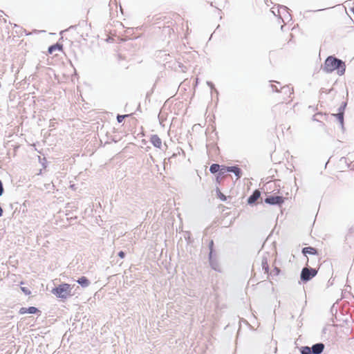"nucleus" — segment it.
<instances>
[{
    "label": "nucleus",
    "mask_w": 354,
    "mask_h": 354,
    "mask_svg": "<svg viewBox=\"0 0 354 354\" xmlns=\"http://www.w3.org/2000/svg\"><path fill=\"white\" fill-rule=\"evenodd\" d=\"M77 282L83 288H87L90 285V281L86 277H81Z\"/></svg>",
    "instance_id": "14"
},
{
    "label": "nucleus",
    "mask_w": 354,
    "mask_h": 354,
    "mask_svg": "<svg viewBox=\"0 0 354 354\" xmlns=\"http://www.w3.org/2000/svg\"><path fill=\"white\" fill-rule=\"evenodd\" d=\"M293 89L291 88L289 86H285L281 88V92L284 93L285 94L289 93L291 95L292 93Z\"/></svg>",
    "instance_id": "18"
},
{
    "label": "nucleus",
    "mask_w": 354,
    "mask_h": 354,
    "mask_svg": "<svg viewBox=\"0 0 354 354\" xmlns=\"http://www.w3.org/2000/svg\"><path fill=\"white\" fill-rule=\"evenodd\" d=\"M209 263H210V265H211V267H212L214 270H216V271H219V270H218V268H217V267H218L217 263H216L214 261V259H213V256H212V261H211V259H209Z\"/></svg>",
    "instance_id": "21"
},
{
    "label": "nucleus",
    "mask_w": 354,
    "mask_h": 354,
    "mask_svg": "<svg viewBox=\"0 0 354 354\" xmlns=\"http://www.w3.org/2000/svg\"><path fill=\"white\" fill-rule=\"evenodd\" d=\"M284 202V198L280 196H268L265 198V203L271 205L281 206Z\"/></svg>",
    "instance_id": "5"
},
{
    "label": "nucleus",
    "mask_w": 354,
    "mask_h": 354,
    "mask_svg": "<svg viewBox=\"0 0 354 354\" xmlns=\"http://www.w3.org/2000/svg\"><path fill=\"white\" fill-rule=\"evenodd\" d=\"M321 68L326 73H330L337 71V75L342 76L345 73L346 64L342 59L333 55H330L325 59L324 64L322 66Z\"/></svg>",
    "instance_id": "1"
},
{
    "label": "nucleus",
    "mask_w": 354,
    "mask_h": 354,
    "mask_svg": "<svg viewBox=\"0 0 354 354\" xmlns=\"http://www.w3.org/2000/svg\"><path fill=\"white\" fill-rule=\"evenodd\" d=\"M282 8H283L284 10L287 9V7L286 6H283Z\"/></svg>",
    "instance_id": "29"
},
{
    "label": "nucleus",
    "mask_w": 354,
    "mask_h": 354,
    "mask_svg": "<svg viewBox=\"0 0 354 354\" xmlns=\"http://www.w3.org/2000/svg\"><path fill=\"white\" fill-rule=\"evenodd\" d=\"M351 10H352V12H353V14H354V7H353V8H351Z\"/></svg>",
    "instance_id": "30"
},
{
    "label": "nucleus",
    "mask_w": 354,
    "mask_h": 354,
    "mask_svg": "<svg viewBox=\"0 0 354 354\" xmlns=\"http://www.w3.org/2000/svg\"><path fill=\"white\" fill-rule=\"evenodd\" d=\"M325 346L323 343L319 342L313 344L311 347L305 346L300 348L301 354H321L324 350Z\"/></svg>",
    "instance_id": "3"
},
{
    "label": "nucleus",
    "mask_w": 354,
    "mask_h": 354,
    "mask_svg": "<svg viewBox=\"0 0 354 354\" xmlns=\"http://www.w3.org/2000/svg\"><path fill=\"white\" fill-rule=\"evenodd\" d=\"M217 197L221 199L222 201H226L227 197L221 192L219 188H216V189Z\"/></svg>",
    "instance_id": "16"
},
{
    "label": "nucleus",
    "mask_w": 354,
    "mask_h": 354,
    "mask_svg": "<svg viewBox=\"0 0 354 354\" xmlns=\"http://www.w3.org/2000/svg\"><path fill=\"white\" fill-rule=\"evenodd\" d=\"M302 253L304 255L306 256V254L316 255L318 254L317 250L311 246L305 247L302 248Z\"/></svg>",
    "instance_id": "12"
},
{
    "label": "nucleus",
    "mask_w": 354,
    "mask_h": 354,
    "mask_svg": "<svg viewBox=\"0 0 354 354\" xmlns=\"http://www.w3.org/2000/svg\"><path fill=\"white\" fill-rule=\"evenodd\" d=\"M346 106V102H343V104L338 109V113L333 114V116L337 118L342 128L344 127V115Z\"/></svg>",
    "instance_id": "6"
},
{
    "label": "nucleus",
    "mask_w": 354,
    "mask_h": 354,
    "mask_svg": "<svg viewBox=\"0 0 354 354\" xmlns=\"http://www.w3.org/2000/svg\"><path fill=\"white\" fill-rule=\"evenodd\" d=\"M130 115L129 114H126V115H120L118 114L117 115V121L118 123H121L124 118L129 117Z\"/></svg>",
    "instance_id": "20"
},
{
    "label": "nucleus",
    "mask_w": 354,
    "mask_h": 354,
    "mask_svg": "<svg viewBox=\"0 0 354 354\" xmlns=\"http://www.w3.org/2000/svg\"><path fill=\"white\" fill-rule=\"evenodd\" d=\"M150 142L155 147L162 149V140L158 135H152L150 138Z\"/></svg>",
    "instance_id": "10"
},
{
    "label": "nucleus",
    "mask_w": 354,
    "mask_h": 354,
    "mask_svg": "<svg viewBox=\"0 0 354 354\" xmlns=\"http://www.w3.org/2000/svg\"><path fill=\"white\" fill-rule=\"evenodd\" d=\"M280 272V269L279 268L275 267L271 272V274L278 275Z\"/></svg>",
    "instance_id": "24"
},
{
    "label": "nucleus",
    "mask_w": 354,
    "mask_h": 354,
    "mask_svg": "<svg viewBox=\"0 0 354 354\" xmlns=\"http://www.w3.org/2000/svg\"><path fill=\"white\" fill-rule=\"evenodd\" d=\"M268 257L269 254L268 252L262 253L261 257V264L262 266V269L264 270L265 273H268L269 271Z\"/></svg>",
    "instance_id": "7"
},
{
    "label": "nucleus",
    "mask_w": 354,
    "mask_h": 354,
    "mask_svg": "<svg viewBox=\"0 0 354 354\" xmlns=\"http://www.w3.org/2000/svg\"><path fill=\"white\" fill-rule=\"evenodd\" d=\"M214 241L212 240L209 243V259L212 260V256H213L214 252Z\"/></svg>",
    "instance_id": "19"
},
{
    "label": "nucleus",
    "mask_w": 354,
    "mask_h": 354,
    "mask_svg": "<svg viewBox=\"0 0 354 354\" xmlns=\"http://www.w3.org/2000/svg\"><path fill=\"white\" fill-rule=\"evenodd\" d=\"M3 209L0 206V217L3 216Z\"/></svg>",
    "instance_id": "28"
},
{
    "label": "nucleus",
    "mask_w": 354,
    "mask_h": 354,
    "mask_svg": "<svg viewBox=\"0 0 354 354\" xmlns=\"http://www.w3.org/2000/svg\"><path fill=\"white\" fill-rule=\"evenodd\" d=\"M261 196V192L259 189H255L252 194L248 198V203L249 205H254Z\"/></svg>",
    "instance_id": "8"
},
{
    "label": "nucleus",
    "mask_w": 354,
    "mask_h": 354,
    "mask_svg": "<svg viewBox=\"0 0 354 354\" xmlns=\"http://www.w3.org/2000/svg\"><path fill=\"white\" fill-rule=\"evenodd\" d=\"M207 84L210 87V88L214 91L216 94H218V91L215 88L214 84L212 82L207 81Z\"/></svg>",
    "instance_id": "22"
},
{
    "label": "nucleus",
    "mask_w": 354,
    "mask_h": 354,
    "mask_svg": "<svg viewBox=\"0 0 354 354\" xmlns=\"http://www.w3.org/2000/svg\"><path fill=\"white\" fill-rule=\"evenodd\" d=\"M126 254L123 251H120L118 252V256L121 258V259H123L124 257H125Z\"/></svg>",
    "instance_id": "26"
},
{
    "label": "nucleus",
    "mask_w": 354,
    "mask_h": 354,
    "mask_svg": "<svg viewBox=\"0 0 354 354\" xmlns=\"http://www.w3.org/2000/svg\"><path fill=\"white\" fill-rule=\"evenodd\" d=\"M62 45H59V44H54V45H52L50 46L49 48H48V53H53V52L57 49L58 50H62Z\"/></svg>",
    "instance_id": "17"
},
{
    "label": "nucleus",
    "mask_w": 354,
    "mask_h": 354,
    "mask_svg": "<svg viewBox=\"0 0 354 354\" xmlns=\"http://www.w3.org/2000/svg\"><path fill=\"white\" fill-rule=\"evenodd\" d=\"M226 167H227V166L222 165L221 170L217 173L216 180L218 183H221V180L224 178L225 173L228 172V171H225Z\"/></svg>",
    "instance_id": "13"
},
{
    "label": "nucleus",
    "mask_w": 354,
    "mask_h": 354,
    "mask_svg": "<svg viewBox=\"0 0 354 354\" xmlns=\"http://www.w3.org/2000/svg\"><path fill=\"white\" fill-rule=\"evenodd\" d=\"M270 86H271V88H272V91H275V92H279V89H278V88L277 87V86L273 85V84H271V85H270Z\"/></svg>",
    "instance_id": "27"
},
{
    "label": "nucleus",
    "mask_w": 354,
    "mask_h": 354,
    "mask_svg": "<svg viewBox=\"0 0 354 354\" xmlns=\"http://www.w3.org/2000/svg\"><path fill=\"white\" fill-rule=\"evenodd\" d=\"M38 311H39V310L36 307H34V306H30L28 308L22 307L19 310V313L20 314H25V313L35 314Z\"/></svg>",
    "instance_id": "11"
},
{
    "label": "nucleus",
    "mask_w": 354,
    "mask_h": 354,
    "mask_svg": "<svg viewBox=\"0 0 354 354\" xmlns=\"http://www.w3.org/2000/svg\"><path fill=\"white\" fill-rule=\"evenodd\" d=\"M3 192H4V189H3V183L0 180V196L3 195Z\"/></svg>",
    "instance_id": "25"
},
{
    "label": "nucleus",
    "mask_w": 354,
    "mask_h": 354,
    "mask_svg": "<svg viewBox=\"0 0 354 354\" xmlns=\"http://www.w3.org/2000/svg\"><path fill=\"white\" fill-rule=\"evenodd\" d=\"M225 171L233 173L237 178H240L242 176V170L236 165L230 167L227 166V167L225 169Z\"/></svg>",
    "instance_id": "9"
},
{
    "label": "nucleus",
    "mask_w": 354,
    "mask_h": 354,
    "mask_svg": "<svg viewBox=\"0 0 354 354\" xmlns=\"http://www.w3.org/2000/svg\"><path fill=\"white\" fill-rule=\"evenodd\" d=\"M72 288L68 283H61L53 289L52 292L58 298L66 299L68 296L73 295Z\"/></svg>",
    "instance_id": "2"
},
{
    "label": "nucleus",
    "mask_w": 354,
    "mask_h": 354,
    "mask_svg": "<svg viewBox=\"0 0 354 354\" xmlns=\"http://www.w3.org/2000/svg\"><path fill=\"white\" fill-rule=\"evenodd\" d=\"M221 167H222V165H220L216 164V163H214V164L210 165V167H209V171L212 174H216V173H218L221 170Z\"/></svg>",
    "instance_id": "15"
},
{
    "label": "nucleus",
    "mask_w": 354,
    "mask_h": 354,
    "mask_svg": "<svg viewBox=\"0 0 354 354\" xmlns=\"http://www.w3.org/2000/svg\"><path fill=\"white\" fill-rule=\"evenodd\" d=\"M317 271L310 267H304L301 272L300 279L303 282H308L316 276Z\"/></svg>",
    "instance_id": "4"
},
{
    "label": "nucleus",
    "mask_w": 354,
    "mask_h": 354,
    "mask_svg": "<svg viewBox=\"0 0 354 354\" xmlns=\"http://www.w3.org/2000/svg\"><path fill=\"white\" fill-rule=\"evenodd\" d=\"M324 9H318L316 11H320V10H323Z\"/></svg>",
    "instance_id": "31"
},
{
    "label": "nucleus",
    "mask_w": 354,
    "mask_h": 354,
    "mask_svg": "<svg viewBox=\"0 0 354 354\" xmlns=\"http://www.w3.org/2000/svg\"><path fill=\"white\" fill-rule=\"evenodd\" d=\"M21 290L26 295H29L31 294V291L26 287H21Z\"/></svg>",
    "instance_id": "23"
}]
</instances>
